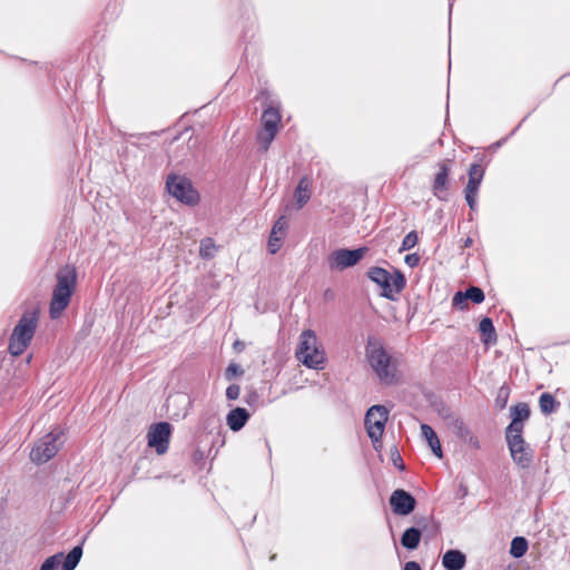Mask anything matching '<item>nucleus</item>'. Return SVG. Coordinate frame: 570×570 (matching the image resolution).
I'll use <instances>...</instances> for the list:
<instances>
[{"label": "nucleus", "instance_id": "nucleus-1", "mask_svg": "<svg viewBox=\"0 0 570 570\" xmlns=\"http://www.w3.org/2000/svg\"><path fill=\"white\" fill-rule=\"evenodd\" d=\"M365 356L380 383L384 385H392L396 383V360H394L385 350L383 343L379 338L374 336H370L367 338Z\"/></svg>", "mask_w": 570, "mask_h": 570}, {"label": "nucleus", "instance_id": "nucleus-2", "mask_svg": "<svg viewBox=\"0 0 570 570\" xmlns=\"http://www.w3.org/2000/svg\"><path fill=\"white\" fill-rule=\"evenodd\" d=\"M57 283L52 291L49 314L52 320L60 317L70 303L77 285V271L72 265H65L56 274Z\"/></svg>", "mask_w": 570, "mask_h": 570}, {"label": "nucleus", "instance_id": "nucleus-3", "mask_svg": "<svg viewBox=\"0 0 570 570\" xmlns=\"http://www.w3.org/2000/svg\"><path fill=\"white\" fill-rule=\"evenodd\" d=\"M295 356L308 368H324L326 362L325 350L314 331L305 330L301 333Z\"/></svg>", "mask_w": 570, "mask_h": 570}, {"label": "nucleus", "instance_id": "nucleus-4", "mask_svg": "<svg viewBox=\"0 0 570 570\" xmlns=\"http://www.w3.org/2000/svg\"><path fill=\"white\" fill-rule=\"evenodd\" d=\"M38 325V311H28L23 313L14 326L10 342L9 352L13 356L21 355L29 346Z\"/></svg>", "mask_w": 570, "mask_h": 570}, {"label": "nucleus", "instance_id": "nucleus-5", "mask_svg": "<svg viewBox=\"0 0 570 570\" xmlns=\"http://www.w3.org/2000/svg\"><path fill=\"white\" fill-rule=\"evenodd\" d=\"M367 276L382 288V296L389 299H395L406 285L405 276L399 269L391 274L382 267H371Z\"/></svg>", "mask_w": 570, "mask_h": 570}, {"label": "nucleus", "instance_id": "nucleus-6", "mask_svg": "<svg viewBox=\"0 0 570 570\" xmlns=\"http://www.w3.org/2000/svg\"><path fill=\"white\" fill-rule=\"evenodd\" d=\"M63 442L62 431H51L35 443L30 452L31 461L38 464L46 463L57 454Z\"/></svg>", "mask_w": 570, "mask_h": 570}, {"label": "nucleus", "instance_id": "nucleus-7", "mask_svg": "<svg viewBox=\"0 0 570 570\" xmlns=\"http://www.w3.org/2000/svg\"><path fill=\"white\" fill-rule=\"evenodd\" d=\"M168 193L183 204L194 206L199 200V195L191 183L181 176L169 175L166 180Z\"/></svg>", "mask_w": 570, "mask_h": 570}, {"label": "nucleus", "instance_id": "nucleus-8", "mask_svg": "<svg viewBox=\"0 0 570 570\" xmlns=\"http://www.w3.org/2000/svg\"><path fill=\"white\" fill-rule=\"evenodd\" d=\"M505 440L513 462L522 469L529 468L533 460V450L522 433H505Z\"/></svg>", "mask_w": 570, "mask_h": 570}, {"label": "nucleus", "instance_id": "nucleus-9", "mask_svg": "<svg viewBox=\"0 0 570 570\" xmlns=\"http://www.w3.org/2000/svg\"><path fill=\"white\" fill-rule=\"evenodd\" d=\"M387 419L389 411L383 405H373L365 414V428L374 446H376V443L381 442Z\"/></svg>", "mask_w": 570, "mask_h": 570}, {"label": "nucleus", "instance_id": "nucleus-10", "mask_svg": "<svg viewBox=\"0 0 570 570\" xmlns=\"http://www.w3.org/2000/svg\"><path fill=\"white\" fill-rule=\"evenodd\" d=\"M367 248L360 247L356 249H336L327 257V265L332 271H343L347 267L356 265L365 255Z\"/></svg>", "mask_w": 570, "mask_h": 570}, {"label": "nucleus", "instance_id": "nucleus-11", "mask_svg": "<svg viewBox=\"0 0 570 570\" xmlns=\"http://www.w3.org/2000/svg\"><path fill=\"white\" fill-rule=\"evenodd\" d=\"M171 426L167 422L154 424L148 431V445L156 449L158 454H164L169 446Z\"/></svg>", "mask_w": 570, "mask_h": 570}, {"label": "nucleus", "instance_id": "nucleus-12", "mask_svg": "<svg viewBox=\"0 0 570 570\" xmlns=\"http://www.w3.org/2000/svg\"><path fill=\"white\" fill-rule=\"evenodd\" d=\"M414 497L405 490L397 489L390 497V505L395 514L407 515L415 509Z\"/></svg>", "mask_w": 570, "mask_h": 570}, {"label": "nucleus", "instance_id": "nucleus-13", "mask_svg": "<svg viewBox=\"0 0 570 570\" xmlns=\"http://www.w3.org/2000/svg\"><path fill=\"white\" fill-rule=\"evenodd\" d=\"M512 421L507 426L505 433H523L524 421L530 416V407L527 403H518L511 407Z\"/></svg>", "mask_w": 570, "mask_h": 570}, {"label": "nucleus", "instance_id": "nucleus-14", "mask_svg": "<svg viewBox=\"0 0 570 570\" xmlns=\"http://www.w3.org/2000/svg\"><path fill=\"white\" fill-rule=\"evenodd\" d=\"M466 564V556L458 549H450L442 556V566L445 570H462Z\"/></svg>", "mask_w": 570, "mask_h": 570}, {"label": "nucleus", "instance_id": "nucleus-15", "mask_svg": "<svg viewBox=\"0 0 570 570\" xmlns=\"http://www.w3.org/2000/svg\"><path fill=\"white\" fill-rule=\"evenodd\" d=\"M286 227L287 222L284 216L275 222L268 239V250L271 254H276L279 250Z\"/></svg>", "mask_w": 570, "mask_h": 570}, {"label": "nucleus", "instance_id": "nucleus-16", "mask_svg": "<svg viewBox=\"0 0 570 570\" xmlns=\"http://www.w3.org/2000/svg\"><path fill=\"white\" fill-rule=\"evenodd\" d=\"M450 160H443L438 164L439 171L435 175L434 181H433V194L441 198L440 193L445 191L448 189V178L450 175Z\"/></svg>", "mask_w": 570, "mask_h": 570}, {"label": "nucleus", "instance_id": "nucleus-17", "mask_svg": "<svg viewBox=\"0 0 570 570\" xmlns=\"http://www.w3.org/2000/svg\"><path fill=\"white\" fill-rule=\"evenodd\" d=\"M249 417L250 414L246 409L236 407L227 414L226 423L232 431L237 432L245 426Z\"/></svg>", "mask_w": 570, "mask_h": 570}, {"label": "nucleus", "instance_id": "nucleus-18", "mask_svg": "<svg viewBox=\"0 0 570 570\" xmlns=\"http://www.w3.org/2000/svg\"><path fill=\"white\" fill-rule=\"evenodd\" d=\"M468 174L469 180L464 191L465 194H478L484 177V169L480 164H472Z\"/></svg>", "mask_w": 570, "mask_h": 570}, {"label": "nucleus", "instance_id": "nucleus-19", "mask_svg": "<svg viewBox=\"0 0 570 570\" xmlns=\"http://www.w3.org/2000/svg\"><path fill=\"white\" fill-rule=\"evenodd\" d=\"M85 541L86 537L68 552L63 559L61 570H75L77 568L83 553Z\"/></svg>", "mask_w": 570, "mask_h": 570}, {"label": "nucleus", "instance_id": "nucleus-20", "mask_svg": "<svg viewBox=\"0 0 570 570\" xmlns=\"http://www.w3.org/2000/svg\"><path fill=\"white\" fill-rule=\"evenodd\" d=\"M421 433H422V436L428 442L429 446L431 448L432 452L438 458H442L443 453H442L441 443H440V440H439L436 433L434 432V430L429 424L424 423L421 425Z\"/></svg>", "mask_w": 570, "mask_h": 570}, {"label": "nucleus", "instance_id": "nucleus-21", "mask_svg": "<svg viewBox=\"0 0 570 570\" xmlns=\"http://www.w3.org/2000/svg\"><path fill=\"white\" fill-rule=\"evenodd\" d=\"M75 500V492L70 489L52 499L50 509L53 513H61Z\"/></svg>", "mask_w": 570, "mask_h": 570}, {"label": "nucleus", "instance_id": "nucleus-22", "mask_svg": "<svg viewBox=\"0 0 570 570\" xmlns=\"http://www.w3.org/2000/svg\"><path fill=\"white\" fill-rule=\"evenodd\" d=\"M279 122H281V115H279L278 110H276L273 107H269L264 110L263 116H262L263 129L277 131Z\"/></svg>", "mask_w": 570, "mask_h": 570}, {"label": "nucleus", "instance_id": "nucleus-23", "mask_svg": "<svg viewBox=\"0 0 570 570\" xmlns=\"http://www.w3.org/2000/svg\"><path fill=\"white\" fill-rule=\"evenodd\" d=\"M479 331L482 334L483 342L485 344H494L497 342V334L491 318H482L479 324Z\"/></svg>", "mask_w": 570, "mask_h": 570}, {"label": "nucleus", "instance_id": "nucleus-24", "mask_svg": "<svg viewBox=\"0 0 570 570\" xmlns=\"http://www.w3.org/2000/svg\"><path fill=\"white\" fill-rule=\"evenodd\" d=\"M295 198L298 207H303L311 198L309 181L307 177H303L295 191Z\"/></svg>", "mask_w": 570, "mask_h": 570}, {"label": "nucleus", "instance_id": "nucleus-25", "mask_svg": "<svg viewBox=\"0 0 570 570\" xmlns=\"http://www.w3.org/2000/svg\"><path fill=\"white\" fill-rule=\"evenodd\" d=\"M529 543L527 537H513L510 546V554L514 558H521L528 551Z\"/></svg>", "mask_w": 570, "mask_h": 570}, {"label": "nucleus", "instance_id": "nucleus-26", "mask_svg": "<svg viewBox=\"0 0 570 570\" xmlns=\"http://www.w3.org/2000/svg\"><path fill=\"white\" fill-rule=\"evenodd\" d=\"M539 405L543 414H550L556 411L558 403L552 394L543 393L540 395Z\"/></svg>", "mask_w": 570, "mask_h": 570}, {"label": "nucleus", "instance_id": "nucleus-27", "mask_svg": "<svg viewBox=\"0 0 570 570\" xmlns=\"http://www.w3.org/2000/svg\"><path fill=\"white\" fill-rule=\"evenodd\" d=\"M66 556L63 552H57L49 558H47L39 570H57L59 567H62V562Z\"/></svg>", "mask_w": 570, "mask_h": 570}, {"label": "nucleus", "instance_id": "nucleus-28", "mask_svg": "<svg viewBox=\"0 0 570 570\" xmlns=\"http://www.w3.org/2000/svg\"><path fill=\"white\" fill-rule=\"evenodd\" d=\"M277 131L263 129L257 135V141L262 151H267Z\"/></svg>", "mask_w": 570, "mask_h": 570}, {"label": "nucleus", "instance_id": "nucleus-29", "mask_svg": "<svg viewBox=\"0 0 570 570\" xmlns=\"http://www.w3.org/2000/svg\"><path fill=\"white\" fill-rule=\"evenodd\" d=\"M216 252H217V246L212 238L207 237L200 242L199 253H200L202 257L212 258V257H214Z\"/></svg>", "mask_w": 570, "mask_h": 570}, {"label": "nucleus", "instance_id": "nucleus-30", "mask_svg": "<svg viewBox=\"0 0 570 570\" xmlns=\"http://www.w3.org/2000/svg\"><path fill=\"white\" fill-rule=\"evenodd\" d=\"M451 419V426L455 431L456 435L463 440L469 433L471 432L470 429L465 425V423L456 417V416H450Z\"/></svg>", "mask_w": 570, "mask_h": 570}, {"label": "nucleus", "instance_id": "nucleus-31", "mask_svg": "<svg viewBox=\"0 0 570 570\" xmlns=\"http://www.w3.org/2000/svg\"><path fill=\"white\" fill-rule=\"evenodd\" d=\"M510 396V387L508 385H502L495 397V405L498 409L502 410L507 406L508 400Z\"/></svg>", "mask_w": 570, "mask_h": 570}, {"label": "nucleus", "instance_id": "nucleus-32", "mask_svg": "<svg viewBox=\"0 0 570 570\" xmlns=\"http://www.w3.org/2000/svg\"><path fill=\"white\" fill-rule=\"evenodd\" d=\"M465 297L475 304H480L484 301L485 296L480 287L471 286L465 292Z\"/></svg>", "mask_w": 570, "mask_h": 570}, {"label": "nucleus", "instance_id": "nucleus-33", "mask_svg": "<svg viewBox=\"0 0 570 570\" xmlns=\"http://www.w3.org/2000/svg\"><path fill=\"white\" fill-rule=\"evenodd\" d=\"M417 240H419V237H417L416 232H414V230L410 232L403 238L399 252L410 250L417 244Z\"/></svg>", "mask_w": 570, "mask_h": 570}, {"label": "nucleus", "instance_id": "nucleus-34", "mask_svg": "<svg viewBox=\"0 0 570 570\" xmlns=\"http://www.w3.org/2000/svg\"><path fill=\"white\" fill-rule=\"evenodd\" d=\"M422 537H401V544L407 550H415Z\"/></svg>", "mask_w": 570, "mask_h": 570}, {"label": "nucleus", "instance_id": "nucleus-35", "mask_svg": "<svg viewBox=\"0 0 570 570\" xmlns=\"http://www.w3.org/2000/svg\"><path fill=\"white\" fill-rule=\"evenodd\" d=\"M466 301H468V298L465 297L464 292L460 291L454 294V296L452 298V305L460 309H464L468 306Z\"/></svg>", "mask_w": 570, "mask_h": 570}, {"label": "nucleus", "instance_id": "nucleus-36", "mask_svg": "<svg viewBox=\"0 0 570 570\" xmlns=\"http://www.w3.org/2000/svg\"><path fill=\"white\" fill-rule=\"evenodd\" d=\"M244 371L239 365L230 363L226 368L225 376L227 380H232L234 376L242 375Z\"/></svg>", "mask_w": 570, "mask_h": 570}, {"label": "nucleus", "instance_id": "nucleus-37", "mask_svg": "<svg viewBox=\"0 0 570 570\" xmlns=\"http://www.w3.org/2000/svg\"><path fill=\"white\" fill-rule=\"evenodd\" d=\"M240 394V386L237 384H230L226 389V397L230 401L237 400Z\"/></svg>", "mask_w": 570, "mask_h": 570}, {"label": "nucleus", "instance_id": "nucleus-38", "mask_svg": "<svg viewBox=\"0 0 570 570\" xmlns=\"http://www.w3.org/2000/svg\"><path fill=\"white\" fill-rule=\"evenodd\" d=\"M404 262L410 267H416L420 263V256L415 253L405 256Z\"/></svg>", "mask_w": 570, "mask_h": 570}, {"label": "nucleus", "instance_id": "nucleus-39", "mask_svg": "<svg viewBox=\"0 0 570 570\" xmlns=\"http://www.w3.org/2000/svg\"><path fill=\"white\" fill-rule=\"evenodd\" d=\"M462 441L469 443L474 449L480 448L479 439L472 432H470L469 435H466Z\"/></svg>", "mask_w": 570, "mask_h": 570}, {"label": "nucleus", "instance_id": "nucleus-40", "mask_svg": "<svg viewBox=\"0 0 570 570\" xmlns=\"http://www.w3.org/2000/svg\"><path fill=\"white\" fill-rule=\"evenodd\" d=\"M476 197L478 194H465V200L472 210L476 208Z\"/></svg>", "mask_w": 570, "mask_h": 570}, {"label": "nucleus", "instance_id": "nucleus-41", "mask_svg": "<svg viewBox=\"0 0 570 570\" xmlns=\"http://www.w3.org/2000/svg\"><path fill=\"white\" fill-rule=\"evenodd\" d=\"M403 570H422L421 566L416 561H407L404 564Z\"/></svg>", "mask_w": 570, "mask_h": 570}, {"label": "nucleus", "instance_id": "nucleus-42", "mask_svg": "<svg viewBox=\"0 0 570 570\" xmlns=\"http://www.w3.org/2000/svg\"><path fill=\"white\" fill-rule=\"evenodd\" d=\"M402 534L413 535V534H422V533H421V530H419L417 528L411 527V528L406 529Z\"/></svg>", "mask_w": 570, "mask_h": 570}, {"label": "nucleus", "instance_id": "nucleus-43", "mask_svg": "<svg viewBox=\"0 0 570 570\" xmlns=\"http://www.w3.org/2000/svg\"><path fill=\"white\" fill-rule=\"evenodd\" d=\"M233 346L236 352H242L245 348V344L242 341H236Z\"/></svg>", "mask_w": 570, "mask_h": 570}, {"label": "nucleus", "instance_id": "nucleus-44", "mask_svg": "<svg viewBox=\"0 0 570 570\" xmlns=\"http://www.w3.org/2000/svg\"><path fill=\"white\" fill-rule=\"evenodd\" d=\"M392 538H393V543H394V546H396L395 537H392ZM395 548H397V547H395ZM396 553H397V557H399V559H400V560H401V559H406V558H407V556H406V554H402V552H400V551H399V549H396Z\"/></svg>", "mask_w": 570, "mask_h": 570}, {"label": "nucleus", "instance_id": "nucleus-45", "mask_svg": "<svg viewBox=\"0 0 570 570\" xmlns=\"http://www.w3.org/2000/svg\"><path fill=\"white\" fill-rule=\"evenodd\" d=\"M473 240L472 238L468 237L465 240H464V247H470L472 245Z\"/></svg>", "mask_w": 570, "mask_h": 570}, {"label": "nucleus", "instance_id": "nucleus-46", "mask_svg": "<svg viewBox=\"0 0 570 570\" xmlns=\"http://www.w3.org/2000/svg\"><path fill=\"white\" fill-rule=\"evenodd\" d=\"M396 454H397V459L394 460V462L397 465V463H402V459H401V456H400V454L397 452H396Z\"/></svg>", "mask_w": 570, "mask_h": 570}, {"label": "nucleus", "instance_id": "nucleus-47", "mask_svg": "<svg viewBox=\"0 0 570 570\" xmlns=\"http://www.w3.org/2000/svg\"><path fill=\"white\" fill-rule=\"evenodd\" d=\"M503 570H515V567H512L511 564L505 567Z\"/></svg>", "mask_w": 570, "mask_h": 570}, {"label": "nucleus", "instance_id": "nucleus-48", "mask_svg": "<svg viewBox=\"0 0 570 570\" xmlns=\"http://www.w3.org/2000/svg\"><path fill=\"white\" fill-rule=\"evenodd\" d=\"M397 466H399V469H400V470H404V464H403V462H402V463H400V464H397Z\"/></svg>", "mask_w": 570, "mask_h": 570}]
</instances>
